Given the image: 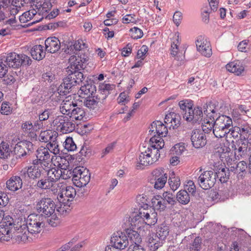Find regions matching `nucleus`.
<instances>
[{
    "instance_id": "obj_43",
    "label": "nucleus",
    "mask_w": 251,
    "mask_h": 251,
    "mask_svg": "<svg viewBox=\"0 0 251 251\" xmlns=\"http://www.w3.org/2000/svg\"><path fill=\"white\" fill-rule=\"evenodd\" d=\"M35 186L42 190L50 189L53 186L47 177L39 179Z\"/></svg>"
},
{
    "instance_id": "obj_3",
    "label": "nucleus",
    "mask_w": 251,
    "mask_h": 251,
    "mask_svg": "<svg viewBox=\"0 0 251 251\" xmlns=\"http://www.w3.org/2000/svg\"><path fill=\"white\" fill-rule=\"evenodd\" d=\"M1 60L6 63L9 67L18 68L21 66L29 65L31 63V59L25 54H18L15 52H10L6 55L1 56Z\"/></svg>"
},
{
    "instance_id": "obj_4",
    "label": "nucleus",
    "mask_w": 251,
    "mask_h": 251,
    "mask_svg": "<svg viewBox=\"0 0 251 251\" xmlns=\"http://www.w3.org/2000/svg\"><path fill=\"white\" fill-rule=\"evenodd\" d=\"M169 227L163 224L158 226L154 236L150 237L148 240L149 247L151 250L155 251L162 246L163 241L169 234Z\"/></svg>"
},
{
    "instance_id": "obj_6",
    "label": "nucleus",
    "mask_w": 251,
    "mask_h": 251,
    "mask_svg": "<svg viewBox=\"0 0 251 251\" xmlns=\"http://www.w3.org/2000/svg\"><path fill=\"white\" fill-rule=\"evenodd\" d=\"M56 205L50 198H42L39 200L36 204V210L42 216L49 217L55 212Z\"/></svg>"
},
{
    "instance_id": "obj_7",
    "label": "nucleus",
    "mask_w": 251,
    "mask_h": 251,
    "mask_svg": "<svg viewBox=\"0 0 251 251\" xmlns=\"http://www.w3.org/2000/svg\"><path fill=\"white\" fill-rule=\"evenodd\" d=\"M74 176L72 178L74 184L78 187L86 186L90 181V174L86 168L76 167L74 169Z\"/></svg>"
},
{
    "instance_id": "obj_31",
    "label": "nucleus",
    "mask_w": 251,
    "mask_h": 251,
    "mask_svg": "<svg viewBox=\"0 0 251 251\" xmlns=\"http://www.w3.org/2000/svg\"><path fill=\"white\" fill-rule=\"evenodd\" d=\"M226 67L228 72L234 73L237 75H241L244 71V67L239 61L230 62Z\"/></svg>"
},
{
    "instance_id": "obj_21",
    "label": "nucleus",
    "mask_w": 251,
    "mask_h": 251,
    "mask_svg": "<svg viewBox=\"0 0 251 251\" xmlns=\"http://www.w3.org/2000/svg\"><path fill=\"white\" fill-rule=\"evenodd\" d=\"M45 45L46 50L51 53L57 52L61 47L60 41L55 37L48 38L45 41Z\"/></svg>"
},
{
    "instance_id": "obj_32",
    "label": "nucleus",
    "mask_w": 251,
    "mask_h": 251,
    "mask_svg": "<svg viewBox=\"0 0 251 251\" xmlns=\"http://www.w3.org/2000/svg\"><path fill=\"white\" fill-rule=\"evenodd\" d=\"M46 171L47 172L46 177L53 185L61 177V170L56 168H52Z\"/></svg>"
},
{
    "instance_id": "obj_5",
    "label": "nucleus",
    "mask_w": 251,
    "mask_h": 251,
    "mask_svg": "<svg viewBox=\"0 0 251 251\" xmlns=\"http://www.w3.org/2000/svg\"><path fill=\"white\" fill-rule=\"evenodd\" d=\"M199 176L197 181L200 186L204 190H208L213 187L216 182V174L213 170L204 171L202 169L199 171Z\"/></svg>"
},
{
    "instance_id": "obj_54",
    "label": "nucleus",
    "mask_w": 251,
    "mask_h": 251,
    "mask_svg": "<svg viewBox=\"0 0 251 251\" xmlns=\"http://www.w3.org/2000/svg\"><path fill=\"white\" fill-rule=\"evenodd\" d=\"M64 147L68 151H74L76 149V146L72 137H67L64 142Z\"/></svg>"
},
{
    "instance_id": "obj_16",
    "label": "nucleus",
    "mask_w": 251,
    "mask_h": 251,
    "mask_svg": "<svg viewBox=\"0 0 251 251\" xmlns=\"http://www.w3.org/2000/svg\"><path fill=\"white\" fill-rule=\"evenodd\" d=\"M111 242L113 244V247L118 250H123L128 245V240L125 234L122 232L114 233L111 238Z\"/></svg>"
},
{
    "instance_id": "obj_37",
    "label": "nucleus",
    "mask_w": 251,
    "mask_h": 251,
    "mask_svg": "<svg viewBox=\"0 0 251 251\" xmlns=\"http://www.w3.org/2000/svg\"><path fill=\"white\" fill-rule=\"evenodd\" d=\"M75 102L69 100H63L60 106V111L63 115H66L70 116L71 110L74 107L76 106Z\"/></svg>"
},
{
    "instance_id": "obj_57",
    "label": "nucleus",
    "mask_w": 251,
    "mask_h": 251,
    "mask_svg": "<svg viewBox=\"0 0 251 251\" xmlns=\"http://www.w3.org/2000/svg\"><path fill=\"white\" fill-rule=\"evenodd\" d=\"M130 32H131V37L133 39H140L143 35L142 30L137 27H134L131 28Z\"/></svg>"
},
{
    "instance_id": "obj_24",
    "label": "nucleus",
    "mask_w": 251,
    "mask_h": 251,
    "mask_svg": "<svg viewBox=\"0 0 251 251\" xmlns=\"http://www.w3.org/2000/svg\"><path fill=\"white\" fill-rule=\"evenodd\" d=\"M43 18L42 17L38 20L35 18L33 20V14H30L27 11L19 17V20L21 23L26 24L24 25V27H28L39 22Z\"/></svg>"
},
{
    "instance_id": "obj_39",
    "label": "nucleus",
    "mask_w": 251,
    "mask_h": 251,
    "mask_svg": "<svg viewBox=\"0 0 251 251\" xmlns=\"http://www.w3.org/2000/svg\"><path fill=\"white\" fill-rule=\"evenodd\" d=\"M45 148L47 149L48 151H50L51 153H52L55 155L58 154L60 152V149L59 148L58 142L57 141V138H55V139H52L48 142Z\"/></svg>"
},
{
    "instance_id": "obj_60",
    "label": "nucleus",
    "mask_w": 251,
    "mask_h": 251,
    "mask_svg": "<svg viewBox=\"0 0 251 251\" xmlns=\"http://www.w3.org/2000/svg\"><path fill=\"white\" fill-rule=\"evenodd\" d=\"M178 53V46L176 44L173 43L171 45V54L173 56H176V59L177 60L182 61L184 56L180 57L179 55H177Z\"/></svg>"
},
{
    "instance_id": "obj_46",
    "label": "nucleus",
    "mask_w": 251,
    "mask_h": 251,
    "mask_svg": "<svg viewBox=\"0 0 251 251\" xmlns=\"http://www.w3.org/2000/svg\"><path fill=\"white\" fill-rule=\"evenodd\" d=\"M99 103L95 96L87 97L84 100V105L90 109H95Z\"/></svg>"
},
{
    "instance_id": "obj_38",
    "label": "nucleus",
    "mask_w": 251,
    "mask_h": 251,
    "mask_svg": "<svg viewBox=\"0 0 251 251\" xmlns=\"http://www.w3.org/2000/svg\"><path fill=\"white\" fill-rule=\"evenodd\" d=\"M168 183L171 189L175 191L178 189L180 185V178L176 176L174 172H172L169 174Z\"/></svg>"
},
{
    "instance_id": "obj_13",
    "label": "nucleus",
    "mask_w": 251,
    "mask_h": 251,
    "mask_svg": "<svg viewBox=\"0 0 251 251\" xmlns=\"http://www.w3.org/2000/svg\"><path fill=\"white\" fill-rule=\"evenodd\" d=\"M191 141L196 149L201 148L205 146L207 139L205 134L199 129H194L191 132Z\"/></svg>"
},
{
    "instance_id": "obj_17",
    "label": "nucleus",
    "mask_w": 251,
    "mask_h": 251,
    "mask_svg": "<svg viewBox=\"0 0 251 251\" xmlns=\"http://www.w3.org/2000/svg\"><path fill=\"white\" fill-rule=\"evenodd\" d=\"M203 112L200 107H193L189 110V111L183 114V118L188 122L197 123L202 120Z\"/></svg>"
},
{
    "instance_id": "obj_59",
    "label": "nucleus",
    "mask_w": 251,
    "mask_h": 251,
    "mask_svg": "<svg viewBox=\"0 0 251 251\" xmlns=\"http://www.w3.org/2000/svg\"><path fill=\"white\" fill-rule=\"evenodd\" d=\"M163 199L165 200V202L171 205H174L176 203V199L172 193L166 192L163 194Z\"/></svg>"
},
{
    "instance_id": "obj_9",
    "label": "nucleus",
    "mask_w": 251,
    "mask_h": 251,
    "mask_svg": "<svg viewBox=\"0 0 251 251\" xmlns=\"http://www.w3.org/2000/svg\"><path fill=\"white\" fill-rule=\"evenodd\" d=\"M88 60L89 57L87 55L82 52H79L78 54L75 55H72L69 59L70 65L68 67V71H80L84 69Z\"/></svg>"
},
{
    "instance_id": "obj_36",
    "label": "nucleus",
    "mask_w": 251,
    "mask_h": 251,
    "mask_svg": "<svg viewBox=\"0 0 251 251\" xmlns=\"http://www.w3.org/2000/svg\"><path fill=\"white\" fill-rule=\"evenodd\" d=\"M126 233L128 239H129L131 242L134 243L133 245H140L142 242V238L136 231L128 228L126 230Z\"/></svg>"
},
{
    "instance_id": "obj_44",
    "label": "nucleus",
    "mask_w": 251,
    "mask_h": 251,
    "mask_svg": "<svg viewBox=\"0 0 251 251\" xmlns=\"http://www.w3.org/2000/svg\"><path fill=\"white\" fill-rule=\"evenodd\" d=\"M10 149L8 144L5 142L1 141L0 143V157L7 158L10 155Z\"/></svg>"
},
{
    "instance_id": "obj_12",
    "label": "nucleus",
    "mask_w": 251,
    "mask_h": 251,
    "mask_svg": "<svg viewBox=\"0 0 251 251\" xmlns=\"http://www.w3.org/2000/svg\"><path fill=\"white\" fill-rule=\"evenodd\" d=\"M33 150V145L31 142L26 140L18 143L14 149L16 158H21L29 154Z\"/></svg>"
},
{
    "instance_id": "obj_10",
    "label": "nucleus",
    "mask_w": 251,
    "mask_h": 251,
    "mask_svg": "<svg viewBox=\"0 0 251 251\" xmlns=\"http://www.w3.org/2000/svg\"><path fill=\"white\" fill-rule=\"evenodd\" d=\"M168 175L163 168H159L154 170L151 173L150 182L154 188L160 190L163 188L166 183Z\"/></svg>"
},
{
    "instance_id": "obj_35",
    "label": "nucleus",
    "mask_w": 251,
    "mask_h": 251,
    "mask_svg": "<svg viewBox=\"0 0 251 251\" xmlns=\"http://www.w3.org/2000/svg\"><path fill=\"white\" fill-rule=\"evenodd\" d=\"M152 206L154 209L160 211L164 210L166 207V203L165 200L159 195H156L153 197L151 199Z\"/></svg>"
},
{
    "instance_id": "obj_23",
    "label": "nucleus",
    "mask_w": 251,
    "mask_h": 251,
    "mask_svg": "<svg viewBox=\"0 0 251 251\" xmlns=\"http://www.w3.org/2000/svg\"><path fill=\"white\" fill-rule=\"evenodd\" d=\"M216 179L219 178L221 183L226 182L229 177V168H227L225 166L221 165L218 167L215 171Z\"/></svg>"
},
{
    "instance_id": "obj_49",
    "label": "nucleus",
    "mask_w": 251,
    "mask_h": 251,
    "mask_svg": "<svg viewBox=\"0 0 251 251\" xmlns=\"http://www.w3.org/2000/svg\"><path fill=\"white\" fill-rule=\"evenodd\" d=\"M63 165L59 164L58 167L61 170V177L60 178L63 179H67L71 177L73 178L74 176V170L72 171L71 170L66 169L65 167L63 168Z\"/></svg>"
},
{
    "instance_id": "obj_48",
    "label": "nucleus",
    "mask_w": 251,
    "mask_h": 251,
    "mask_svg": "<svg viewBox=\"0 0 251 251\" xmlns=\"http://www.w3.org/2000/svg\"><path fill=\"white\" fill-rule=\"evenodd\" d=\"M193 101L191 100H182L179 102L180 108L182 110L183 114L189 111L193 105Z\"/></svg>"
},
{
    "instance_id": "obj_11",
    "label": "nucleus",
    "mask_w": 251,
    "mask_h": 251,
    "mask_svg": "<svg viewBox=\"0 0 251 251\" xmlns=\"http://www.w3.org/2000/svg\"><path fill=\"white\" fill-rule=\"evenodd\" d=\"M72 120L66 116H60L54 120L53 125L56 126V129L63 134L72 132L75 128V124Z\"/></svg>"
},
{
    "instance_id": "obj_47",
    "label": "nucleus",
    "mask_w": 251,
    "mask_h": 251,
    "mask_svg": "<svg viewBox=\"0 0 251 251\" xmlns=\"http://www.w3.org/2000/svg\"><path fill=\"white\" fill-rule=\"evenodd\" d=\"M38 0H36L35 1V7L37 9L42 12H48L52 7V4L50 2H46L45 1L42 2L38 1Z\"/></svg>"
},
{
    "instance_id": "obj_2",
    "label": "nucleus",
    "mask_w": 251,
    "mask_h": 251,
    "mask_svg": "<svg viewBox=\"0 0 251 251\" xmlns=\"http://www.w3.org/2000/svg\"><path fill=\"white\" fill-rule=\"evenodd\" d=\"M232 123L230 117L225 115L219 116L215 121V128L213 129L215 136L219 138L225 137L230 132Z\"/></svg>"
},
{
    "instance_id": "obj_15",
    "label": "nucleus",
    "mask_w": 251,
    "mask_h": 251,
    "mask_svg": "<svg viewBox=\"0 0 251 251\" xmlns=\"http://www.w3.org/2000/svg\"><path fill=\"white\" fill-rule=\"evenodd\" d=\"M197 50L202 55L209 57L212 54V50L209 42L202 35H200L196 41Z\"/></svg>"
},
{
    "instance_id": "obj_40",
    "label": "nucleus",
    "mask_w": 251,
    "mask_h": 251,
    "mask_svg": "<svg viewBox=\"0 0 251 251\" xmlns=\"http://www.w3.org/2000/svg\"><path fill=\"white\" fill-rule=\"evenodd\" d=\"M160 136H156V134H154L153 136L151 138L150 146H154L157 148L159 153V150L162 149L164 146V140Z\"/></svg>"
},
{
    "instance_id": "obj_50",
    "label": "nucleus",
    "mask_w": 251,
    "mask_h": 251,
    "mask_svg": "<svg viewBox=\"0 0 251 251\" xmlns=\"http://www.w3.org/2000/svg\"><path fill=\"white\" fill-rule=\"evenodd\" d=\"M115 87L114 84L109 83H101L99 85V92H103V94L108 95L110 93V91L113 90Z\"/></svg>"
},
{
    "instance_id": "obj_1",
    "label": "nucleus",
    "mask_w": 251,
    "mask_h": 251,
    "mask_svg": "<svg viewBox=\"0 0 251 251\" xmlns=\"http://www.w3.org/2000/svg\"><path fill=\"white\" fill-rule=\"evenodd\" d=\"M160 155L157 148L154 146L148 147L145 151L140 153L137 159V169H143L145 166L152 164L158 160Z\"/></svg>"
},
{
    "instance_id": "obj_56",
    "label": "nucleus",
    "mask_w": 251,
    "mask_h": 251,
    "mask_svg": "<svg viewBox=\"0 0 251 251\" xmlns=\"http://www.w3.org/2000/svg\"><path fill=\"white\" fill-rule=\"evenodd\" d=\"M204 114L206 116V119L210 121V122L214 123L217 116V114L216 113V110L215 109H206L204 111Z\"/></svg>"
},
{
    "instance_id": "obj_18",
    "label": "nucleus",
    "mask_w": 251,
    "mask_h": 251,
    "mask_svg": "<svg viewBox=\"0 0 251 251\" xmlns=\"http://www.w3.org/2000/svg\"><path fill=\"white\" fill-rule=\"evenodd\" d=\"M167 126L160 121H154L151 124L149 132L153 136L156 134V136L157 135V136L165 137L168 133Z\"/></svg>"
},
{
    "instance_id": "obj_14",
    "label": "nucleus",
    "mask_w": 251,
    "mask_h": 251,
    "mask_svg": "<svg viewBox=\"0 0 251 251\" xmlns=\"http://www.w3.org/2000/svg\"><path fill=\"white\" fill-rule=\"evenodd\" d=\"M76 195L75 189L71 186L62 187L57 196V200L60 203L69 204Z\"/></svg>"
},
{
    "instance_id": "obj_8",
    "label": "nucleus",
    "mask_w": 251,
    "mask_h": 251,
    "mask_svg": "<svg viewBox=\"0 0 251 251\" xmlns=\"http://www.w3.org/2000/svg\"><path fill=\"white\" fill-rule=\"evenodd\" d=\"M45 224L43 221L40 219V216L38 215H30L27 219L26 224L23 225V227L24 229L28 230V232L32 234H37L41 232Z\"/></svg>"
},
{
    "instance_id": "obj_61",
    "label": "nucleus",
    "mask_w": 251,
    "mask_h": 251,
    "mask_svg": "<svg viewBox=\"0 0 251 251\" xmlns=\"http://www.w3.org/2000/svg\"><path fill=\"white\" fill-rule=\"evenodd\" d=\"M240 134L241 136H247L251 132V128L248 125H242L239 127Z\"/></svg>"
},
{
    "instance_id": "obj_53",
    "label": "nucleus",
    "mask_w": 251,
    "mask_h": 251,
    "mask_svg": "<svg viewBox=\"0 0 251 251\" xmlns=\"http://www.w3.org/2000/svg\"><path fill=\"white\" fill-rule=\"evenodd\" d=\"M214 128H215V122L212 123L207 119H206V122L204 121V124H202L201 131H203L205 134L206 133H208L211 131L212 129L213 130Z\"/></svg>"
},
{
    "instance_id": "obj_58",
    "label": "nucleus",
    "mask_w": 251,
    "mask_h": 251,
    "mask_svg": "<svg viewBox=\"0 0 251 251\" xmlns=\"http://www.w3.org/2000/svg\"><path fill=\"white\" fill-rule=\"evenodd\" d=\"M6 222L4 221L0 225V236L6 237V235H8L10 232L9 226L11 225V223L9 222L8 224L4 225Z\"/></svg>"
},
{
    "instance_id": "obj_28",
    "label": "nucleus",
    "mask_w": 251,
    "mask_h": 251,
    "mask_svg": "<svg viewBox=\"0 0 251 251\" xmlns=\"http://www.w3.org/2000/svg\"><path fill=\"white\" fill-rule=\"evenodd\" d=\"M36 156L37 158L44 162V166H46L48 165V162L50 159V155L45 147L41 146L39 147L36 151Z\"/></svg>"
},
{
    "instance_id": "obj_52",
    "label": "nucleus",
    "mask_w": 251,
    "mask_h": 251,
    "mask_svg": "<svg viewBox=\"0 0 251 251\" xmlns=\"http://www.w3.org/2000/svg\"><path fill=\"white\" fill-rule=\"evenodd\" d=\"M12 0H0V22L4 20L6 16L3 10L5 7H7Z\"/></svg>"
},
{
    "instance_id": "obj_26",
    "label": "nucleus",
    "mask_w": 251,
    "mask_h": 251,
    "mask_svg": "<svg viewBox=\"0 0 251 251\" xmlns=\"http://www.w3.org/2000/svg\"><path fill=\"white\" fill-rule=\"evenodd\" d=\"M96 86L93 83L91 82L81 86L78 91V93L81 97H84L85 96L89 97L93 96V94L96 92Z\"/></svg>"
},
{
    "instance_id": "obj_41",
    "label": "nucleus",
    "mask_w": 251,
    "mask_h": 251,
    "mask_svg": "<svg viewBox=\"0 0 251 251\" xmlns=\"http://www.w3.org/2000/svg\"><path fill=\"white\" fill-rule=\"evenodd\" d=\"M177 201L182 204H187L190 201V196L188 192L185 190H181L177 194Z\"/></svg>"
},
{
    "instance_id": "obj_19",
    "label": "nucleus",
    "mask_w": 251,
    "mask_h": 251,
    "mask_svg": "<svg viewBox=\"0 0 251 251\" xmlns=\"http://www.w3.org/2000/svg\"><path fill=\"white\" fill-rule=\"evenodd\" d=\"M43 169L42 167L30 166L27 169L25 168V170H22L21 176L25 177V179L28 178L32 179L40 178L43 172Z\"/></svg>"
},
{
    "instance_id": "obj_20",
    "label": "nucleus",
    "mask_w": 251,
    "mask_h": 251,
    "mask_svg": "<svg viewBox=\"0 0 251 251\" xmlns=\"http://www.w3.org/2000/svg\"><path fill=\"white\" fill-rule=\"evenodd\" d=\"M76 85L73 79L71 80L68 76L63 80V82L57 89L58 93L60 96H66L70 93Z\"/></svg>"
},
{
    "instance_id": "obj_55",
    "label": "nucleus",
    "mask_w": 251,
    "mask_h": 251,
    "mask_svg": "<svg viewBox=\"0 0 251 251\" xmlns=\"http://www.w3.org/2000/svg\"><path fill=\"white\" fill-rule=\"evenodd\" d=\"M12 110V108L10 106L9 102L4 101L2 103L0 110L1 114L8 115L11 113Z\"/></svg>"
},
{
    "instance_id": "obj_25",
    "label": "nucleus",
    "mask_w": 251,
    "mask_h": 251,
    "mask_svg": "<svg viewBox=\"0 0 251 251\" xmlns=\"http://www.w3.org/2000/svg\"><path fill=\"white\" fill-rule=\"evenodd\" d=\"M23 185L22 179L19 176H13L6 182L7 188L15 191L22 188Z\"/></svg>"
},
{
    "instance_id": "obj_45",
    "label": "nucleus",
    "mask_w": 251,
    "mask_h": 251,
    "mask_svg": "<svg viewBox=\"0 0 251 251\" xmlns=\"http://www.w3.org/2000/svg\"><path fill=\"white\" fill-rule=\"evenodd\" d=\"M202 239L199 236L196 237L189 246L190 251H200L202 248Z\"/></svg>"
},
{
    "instance_id": "obj_22",
    "label": "nucleus",
    "mask_w": 251,
    "mask_h": 251,
    "mask_svg": "<svg viewBox=\"0 0 251 251\" xmlns=\"http://www.w3.org/2000/svg\"><path fill=\"white\" fill-rule=\"evenodd\" d=\"M157 213L155 211L149 212L145 208L143 210L140 209L139 216L142 218L148 225H154L157 221Z\"/></svg>"
},
{
    "instance_id": "obj_63",
    "label": "nucleus",
    "mask_w": 251,
    "mask_h": 251,
    "mask_svg": "<svg viewBox=\"0 0 251 251\" xmlns=\"http://www.w3.org/2000/svg\"><path fill=\"white\" fill-rule=\"evenodd\" d=\"M136 22L134 14H127L122 19V22L124 24H128L130 23L135 24Z\"/></svg>"
},
{
    "instance_id": "obj_42",
    "label": "nucleus",
    "mask_w": 251,
    "mask_h": 251,
    "mask_svg": "<svg viewBox=\"0 0 251 251\" xmlns=\"http://www.w3.org/2000/svg\"><path fill=\"white\" fill-rule=\"evenodd\" d=\"M71 74H70L68 76L69 77L71 80L73 79L75 81V84L79 83L80 82H82L84 79V75L79 71H71Z\"/></svg>"
},
{
    "instance_id": "obj_34",
    "label": "nucleus",
    "mask_w": 251,
    "mask_h": 251,
    "mask_svg": "<svg viewBox=\"0 0 251 251\" xmlns=\"http://www.w3.org/2000/svg\"><path fill=\"white\" fill-rule=\"evenodd\" d=\"M57 137L58 133L55 131L45 130L41 132L39 136V140L41 142L48 143Z\"/></svg>"
},
{
    "instance_id": "obj_64",
    "label": "nucleus",
    "mask_w": 251,
    "mask_h": 251,
    "mask_svg": "<svg viewBox=\"0 0 251 251\" xmlns=\"http://www.w3.org/2000/svg\"><path fill=\"white\" fill-rule=\"evenodd\" d=\"M42 79L44 81L51 82L55 79V75L51 72L44 73L42 75Z\"/></svg>"
},
{
    "instance_id": "obj_30",
    "label": "nucleus",
    "mask_w": 251,
    "mask_h": 251,
    "mask_svg": "<svg viewBox=\"0 0 251 251\" xmlns=\"http://www.w3.org/2000/svg\"><path fill=\"white\" fill-rule=\"evenodd\" d=\"M30 53L33 59L36 60H41L45 57L46 52L43 46L37 45L32 47L30 50Z\"/></svg>"
},
{
    "instance_id": "obj_29",
    "label": "nucleus",
    "mask_w": 251,
    "mask_h": 251,
    "mask_svg": "<svg viewBox=\"0 0 251 251\" xmlns=\"http://www.w3.org/2000/svg\"><path fill=\"white\" fill-rule=\"evenodd\" d=\"M24 229L23 225L21 226L18 229L16 235L15 236V239L18 243H25L27 241H30V238L27 235L29 233L26 229Z\"/></svg>"
},
{
    "instance_id": "obj_62",
    "label": "nucleus",
    "mask_w": 251,
    "mask_h": 251,
    "mask_svg": "<svg viewBox=\"0 0 251 251\" xmlns=\"http://www.w3.org/2000/svg\"><path fill=\"white\" fill-rule=\"evenodd\" d=\"M172 123L170 125V128L172 127L173 129L176 128L178 127L180 125V117L179 115H177L175 114V116H174L173 117V120H172Z\"/></svg>"
},
{
    "instance_id": "obj_33",
    "label": "nucleus",
    "mask_w": 251,
    "mask_h": 251,
    "mask_svg": "<svg viewBox=\"0 0 251 251\" xmlns=\"http://www.w3.org/2000/svg\"><path fill=\"white\" fill-rule=\"evenodd\" d=\"M76 241L75 238L73 239L71 241L62 246L56 251H67L69 250V251H79L83 247L84 243L83 242H80L72 247Z\"/></svg>"
},
{
    "instance_id": "obj_27",
    "label": "nucleus",
    "mask_w": 251,
    "mask_h": 251,
    "mask_svg": "<svg viewBox=\"0 0 251 251\" xmlns=\"http://www.w3.org/2000/svg\"><path fill=\"white\" fill-rule=\"evenodd\" d=\"M86 116V113L82 107L77 105L76 103V106L71 110V114L69 116L72 121H81L83 120Z\"/></svg>"
},
{
    "instance_id": "obj_51",
    "label": "nucleus",
    "mask_w": 251,
    "mask_h": 251,
    "mask_svg": "<svg viewBox=\"0 0 251 251\" xmlns=\"http://www.w3.org/2000/svg\"><path fill=\"white\" fill-rule=\"evenodd\" d=\"M236 174L239 176H242L243 174L246 173L248 167L246 162L243 161L236 163Z\"/></svg>"
}]
</instances>
